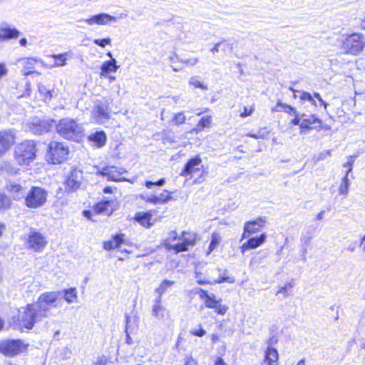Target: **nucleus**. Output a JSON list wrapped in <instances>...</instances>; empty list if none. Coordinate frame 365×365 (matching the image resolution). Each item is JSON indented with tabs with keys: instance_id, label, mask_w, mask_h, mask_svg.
Instances as JSON below:
<instances>
[{
	"instance_id": "nucleus-19",
	"label": "nucleus",
	"mask_w": 365,
	"mask_h": 365,
	"mask_svg": "<svg viewBox=\"0 0 365 365\" xmlns=\"http://www.w3.org/2000/svg\"><path fill=\"white\" fill-rule=\"evenodd\" d=\"M38 63H43L41 59L32 57L24 58L21 60V72L24 76H28L30 75L36 74L37 76L41 75V72L36 70V65Z\"/></svg>"
},
{
	"instance_id": "nucleus-3",
	"label": "nucleus",
	"mask_w": 365,
	"mask_h": 365,
	"mask_svg": "<svg viewBox=\"0 0 365 365\" xmlns=\"http://www.w3.org/2000/svg\"><path fill=\"white\" fill-rule=\"evenodd\" d=\"M208 173V168L202 163L200 155H195L186 161L179 175L193 184H200L205 180Z\"/></svg>"
},
{
	"instance_id": "nucleus-21",
	"label": "nucleus",
	"mask_w": 365,
	"mask_h": 365,
	"mask_svg": "<svg viewBox=\"0 0 365 365\" xmlns=\"http://www.w3.org/2000/svg\"><path fill=\"white\" fill-rule=\"evenodd\" d=\"M126 235L119 232L111 236L110 239L103 242V248L106 251H111L120 247L125 243Z\"/></svg>"
},
{
	"instance_id": "nucleus-58",
	"label": "nucleus",
	"mask_w": 365,
	"mask_h": 365,
	"mask_svg": "<svg viewBox=\"0 0 365 365\" xmlns=\"http://www.w3.org/2000/svg\"><path fill=\"white\" fill-rule=\"evenodd\" d=\"M7 73V69L4 63H0V78Z\"/></svg>"
},
{
	"instance_id": "nucleus-33",
	"label": "nucleus",
	"mask_w": 365,
	"mask_h": 365,
	"mask_svg": "<svg viewBox=\"0 0 365 365\" xmlns=\"http://www.w3.org/2000/svg\"><path fill=\"white\" fill-rule=\"evenodd\" d=\"M222 237L218 232H213L210 236V242L206 251V255H209L214 251L220 244Z\"/></svg>"
},
{
	"instance_id": "nucleus-36",
	"label": "nucleus",
	"mask_w": 365,
	"mask_h": 365,
	"mask_svg": "<svg viewBox=\"0 0 365 365\" xmlns=\"http://www.w3.org/2000/svg\"><path fill=\"white\" fill-rule=\"evenodd\" d=\"M198 61V58H189V59H186V60H183V61H181L180 62L182 63V65H190V66H193L195 65L197 62ZM178 63V61L175 60V59H172V62H171V65L170 66L172 67V69L173 71H174L175 72H178V71H180L182 68H183V66H177Z\"/></svg>"
},
{
	"instance_id": "nucleus-44",
	"label": "nucleus",
	"mask_w": 365,
	"mask_h": 365,
	"mask_svg": "<svg viewBox=\"0 0 365 365\" xmlns=\"http://www.w3.org/2000/svg\"><path fill=\"white\" fill-rule=\"evenodd\" d=\"M349 180L347 174H346L343 177V178L341 180V183L339 187V194L344 195H346L349 191Z\"/></svg>"
},
{
	"instance_id": "nucleus-39",
	"label": "nucleus",
	"mask_w": 365,
	"mask_h": 365,
	"mask_svg": "<svg viewBox=\"0 0 365 365\" xmlns=\"http://www.w3.org/2000/svg\"><path fill=\"white\" fill-rule=\"evenodd\" d=\"M12 201L5 193L0 192V212H4L11 207Z\"/></svg>"
},
{
	"instance_id": "nucleus-43",
	"label": "nucleus",
	"mask_w": 365,
	"mask_h": 365,
	"mask_svg": "<svg viewBox=\"0 0 365 365\" xmlns=\"http://www.w3.org/2000/svg\"><path fill=\"white\" fill-rule=\"evenodd\" d=\"M269 133V130L267 127L261 128L257 133H247L246 135L255 139H264Z\"/></svg>"
},
{
	"instance_id": "nucleus-51",
	"label": "nucleus",
	"mask_w": 365,
	"mask_h": 365,
	"mask_svg": "<svg viewBox=\"0 0 365 365\" xmlns=\"http://www.w3.org/2000/svg\"><path fill=\"white\" fill-rule=\"evenodd\" d=\"M190 333L192 336L202 337L206 334V331L203 329L202 324H199L197 329L190 330Z\"/></svg>"
},
{
	"instance_id": "nucleus-13",
	"label": "nucleus",
	"mask_w": 365,
	"mask_h": 365,
	"mask_svg": "<svg viewBox=\"0 0 365 365\" xmlns=\"http://www.w3.org/2000/svg\"><path fill=\"white\" fill-rule=\"evenodd\" d=\"M163 215L158 214L155 209H151L146 211H138L133 217V222L140 227L150 229L158 222L161 221Z\"/></svg>"
},
{
	"instance_id": "nucleus-63",
	"label": "nucleus",
	"mask_w": 365,
	"mask_h": 365,
	"mask_svg": "<svg viewBox=\"0 0 365 365\" xmlns=\"http://www.w3.org/2000/svg\"><path fill=\"white\" fill-rule=\"evenodd\" d=\"M19 43L21 46H26L27 44V40L25 38H22L20 39Z\"/></svg>"
},
{
	"instance_id": "nucleus-47",
	"label": "nucleus",
	"mask_w": 365,
	"mask_h": 365,
	"mask_svg": "<svg viewBox=\"0 0 365 365\" xmlns=\"http://www.w3.org/2000/svg\"><path fill=\"white\" fill-rule=\"evenodd\" d=\"M299 99L303 103L306 102V101H309L311 103L312 105L317 106L315 100L314 99L313 96L309 92L302 91L300 93Z\"/></svg>"
},
{
	"instance_id": "nucleus-8",
	"label": "nucleus",
	"mask_w": 365,
	"mask_h": 365,
	"mask_svg": "<svg viewBox=\"0 0 365 365\" xmlns=\"http://www.w3.org/2000/svg\"><path fill=\"white\" fill-rule=\"evenodd\" d=\"M118 203L115 200L104 199L95 203L92 207V210H83L82 215L87 220L95 222L94 216L104 215L109 217L118 210Z\"/></svg>"
},
{
	"instance_id": "nucleus-22",
	"label": "nucleus",
	"mask_w": 365,
	"mask_h": 365,
	"mask_svg": "<svg viewBox=\"0 0 365 365\" xmlns=\"http://www.w3.org/2000/svg\"><path fill=\"white\" fill-rule=\"evenodd\" d=\"M151 314L153 317L161 321L170 318L169 311L163 305L161 297H157L155 299L151 308Z\"/></svg>"
},
{
	"instance_id": "nucleus-34",
	"label": "nucleus",
	"mask_w": 365,
	"mask_h": 365,
	"mask_svg": "<svg viewBox=\"0 0 365 365\" xmlns=\"http://www.w3.org/2000/svg\"><path fill=\"white\" fill-rule=\"evenodd\" d=\"M273 112H284L289 115H292L297 111L296 108L290 105L283 103L280 101H277L275 108H272Z\"/></svg>"
},
{
	"instance_id": "nucleus-16",
	"label": "nucleus",
	"mask_w": 365,
	"mask_h": 365,
	"mask_svg": "<svg viewBox=\"0 0 365 365\" xmlns=\"http://www.w3.org/2000/svg\"><path fill=\"white\" fill-rule=\"evenodd\" d=\"M266 225L267 217L262 216L245 222L242 237L247 238L261 232L265 227Z\"/></svg>"
},
{
	"instance_id": "nucleus-45",
	"label": "nucleus",
	"mask_w": 365,
	"mask_h": 365,
	"mask_svg": "<svg viewBox=\"0 0 365 365\" xmlns=\"http://www.w3.org/2000/svg\"><path fill=\"white\" fill-rule=\"evenodd\" d=\"M255 110V103H252L248 106H244L242 110L240 113V116L242 118L251 116Z\"/></svg>"
},
{
	"instance_id": "nucleus-4",
	"label": "nucleus",
	"mask_w": 365,
	"mask_h": 365,
	"mask_svg": "<svg viewBox=\"0 0 365 365\" xmlns=\"http://www.w3.org/2000/svg\"><path fill=\"white\" fill-rule=\"evenodd\" d=\"M38 155V143L34 140H24L14 149V158L17 165L22 168L30 167Z\"/></svg>"
},
{
	"instance_id": "nucleus-12",
	"label": "nucleus",
	"mask_w": 365,
	"mask_h": 365,
	"mask_svg": "<svg viewBox=\"0 0 365 365\" xmlns=\"http://www.w3.org/2000/svg\"><path fill=\"white\" fill-rule=\"evenodd\" d=\"M24 243L26 249L34 252H42L48 245L46 235L41 231L31 228L27 234Z\"/></svg>"
},
{
	"instance_id": "nucleus-11",
	"label": "nucleus",
	"mask_w": 365,
	"mask_h": 365,
	"mask_svg": "<svg viewBox=\"0 0 365 365\" xmlns=\"http://www.w3.org/2000/svg\"><path fill=\"white\" fill-rule=\"evenodd\" d=\"M48 200V191L40 186H31L24 197L25 206L31 210L45 205Z\"/></svg>"
},
{
	"instance_id": "nucleus-20",
	"label": "nucleus",
	"mask_w": 365,
	"mask_h": 365,
	"mask_svg": "<svg viewBox=\"0 0 365 365\" xmlns=\"http://www.w3.org/2000/svg\"><path fill=\"white\" fill-rule=\"evenodd\" d=\"M97 175L104 177L108 181H120L123 174L121 169L116 166H106L96 172Z\"/></svg>"
},
{
	"instance_id": "nucleus-9",
	"label": "nucleus",
	"mask_w": 365,
	"mask_h": 365,
	"mask_svg": "<svg viewBox=\"0 0 365 365\" xmlns=\"http://www.w3.org/2000/svg\"><path fill=\"white\" fill-rule=\"evenodd\" d=\"M58 135L68 140H75L83 133L82 126L74 119L64 118L58 120L56 125Z\"/></svg>"
},
{
	"instance_id": "nucleus-17",
	"label": "nucleus",
	"mask_w": 365,
	"mask_h": 365,
	"mask_svg": "<svg viewBox=\"0 0 365 365\" xmlns=\"http://www.w3.org/2000/svg\"><path fill=\"white\" fill-rule=\"evenodd\" d=\"M16 136L13 130H0V158H2L15 145Z\"/></svg>"
},
{
	"instance_id": "nucleus-15",
	"label": "nucleus",
	"mask_w": 365,
	"mask_h": 365,
	"mask_svg": "<svg viewBox=\"0 0 365 365\" xmlns=\"http://www.w3.org/2000/svg\"><path fill=\"white\" fill-rule=\"evenodd\" d=\"M330 129L331 126L324 123L323 120L320 119L316 114H302L301 133L312 130L321 131L329 130Z\"/></svg>"
},
{
	"instance_id": "nucleus-57",
	"label": "nucleus",
	"mask_w": 365,
	"mask_h": 365,
	"mask_svg": "<svg viewBox=\"0 0 365 365\" xmlns=\"http://www.w3.org/2000/svg\"><path fill=\"white\" fill-rule=\"evenodd\" d=\"M183 365H197V361L196 359L190 356L185 357Z\"/></svg>"
},
{
	"instance_id": "nucleus-49",
	"label": "nucleus",
	"mask_w": 365,
	"mask_h": 365,
	"mask_svg": "<svg viewBox=\"0 0 365 365\" xmlns=\"http://www.w3.org/2000/svg\"><path fill=\"white\" fill-rule=\"evenodd\" d=\"M190 85L195 88H200L201 90H207V86L203 83L200 82L196 78H192L190 81Z\"/></svg>"
},
{
	"instance_id": "nucleus-31",
	"label": "nucleus",
	"mask_w": 365,
	"mask_h": 365,
	"mask_svg": "<svg viewBox=\"0 0 365 365\" xmlns=\"http://www.w3.org/2000/svg\"><path fill=\"white\" fill-rule=\"evenodd\" d=\"M212 124V115L202 116L197 123L195 128L193 129L196 133L202 132L205 129L210 128Z\"/></svg>"
},
{
	"instance_id": "nucleus-27",
	"label": "nucleus",
	"mask_w": 365,
	"mask_h": 365,
	"mask_svg": "<svg viewBox=\"0 0 365 365\" xmlns=\"http://www.w3.org/2000/svg\"><path fill=\"white\" fill-rule=\"evenodd\" d=\"M263 361L266 365H279V354L276 348L267 347Z\"/></svg>"
},
{
	"instance_id": "nucleus-5",
	"label": "nucleus",
	"mask_w": 365,
	"mask_h": 365,
	"mask_svg": "<svg viewBox=\"0 0 365 365\" xmlns=\"http://www.w3.org/2000/svg\"><path fill=\"white\" fill-rule=\"evenodd\" d=\"M227 269H222L218 267H210L203 271H198L195 273L196 282L200 285L217 284L227 282L233 284L235 278L227 275Z\"/></svg>"
},
{
	"instance_id": "nucleus-55",
	"label": "nucleus",
	"mask_w": 365,
	"mask_h": 365,
	"mask_svg": "<svg viewBox=\"0 0 365 365\" xmlns=\"http://www.w3.org/2000/svg\"><path fill=\"white\" fill-rule=\"evenodd\" d=\"M108 360L105 356H101L97 359L92 365H108Z\"/></svg>"
},
{
	"instance_id": "nucleus-62",
	"label": "nucleus",
	"mask_w": 365,
	"mask_h": 365,
	"mask_svg": "<svg viewBox=\"0 0 365 365\" xmlns=\"http://www.w3.org/2000/svg\"><path fill=\"white\" fill-rule=\"evenodd\" d=\"M221 43H217L215 44V46L212 48L211 51L212 53H217L219 51V46Z\"/></svg>"
},
{
	"instance_id": "nucleus-40",
	"label": "nucleus",
	"mask_w": 365,
	"mask_h": 365,
	"mask_svg": "<svg viewBox=\"0 0 365 365\" xmlns=\"http://www.w3.org/2000/svg\"><path fill=\"white\" fill-rule=\"evenodd\" d=\"M95 113L96 117L100 120L108 119L110 117L109 113L108 112V107H105L103 105H97L95 107Z\"/></svg>"
},
{
	"instance_id": "nucleus-29",
	"label": "nucleus",
	"mask_w": 365,
	"mask_h": 365,
	"mask_svg": "<svg viewBox=\"0 0 365 365\" xmlns=\"http://www.w3.org/2000/svg\"><path fill=\"white\" fill-rule=\"evenodd\" d=\"M13 89V93L19 98L29 96L31 93L30 83L29 82H17Z\"/></svg>"
},
{
	"instance_id": "nucleus-56",
	"label": "nucleus",
	"mask_w": 365,
	"mask_h": 365,
	"mask_svg": "<svg viewBox=\"0 0 365 365\" xmlns=\"http://www.w3.org/2000/svg\"><path fill=\"white\" fill-rule=\"evenodd\" d=\"M317 98L319 102H320V104L322 106L324 107V109H327V106H328V104L327 102H325L322 98L321 97V95L319 93H314L313 94V98Z\"/></svg>"
},
{
	"instance_id": "nucleus-28",
	"label": "nucleus",
	"mask_w": 365,
	"mask_h": 365,
	"mask_svg": "<svg viewBox=\"0 0 365 365\" xmlns=\"http://www.w3.org/2000/svg\"><path fill=\"white\" fill-rule=\"evenodd\" d=\"M20 32L16 28L9 26L0 27V42L17 38Z\"/></svg>"
},
{
	"instance_id": "nucleus-54",
	"label": "nucleus",
	"mask_w": 365,
	"mask_h": 365,
	"mask_svg": "<svg viewBox=\"0 0 365 365\" xmlns=\"http://www.w3.org/2000/svg\"><path fill=\"white\" fill-rule=\"evenodd\" d=\"M279 341V339H278V337L277 336H269L268 338V339L267 340V347H271V348H274V346L275 344H277Z\"/></svg>"
},
{
	"instance_id": "nucleus-7",
	"label": "nucleus",
	"mask_w": 365,
	"mask_h": 365,
	"mask_svg": "<svg viewBox=\"0 0 365 365\" xmlns=\"http://www.w3.org/2000/svg\"><path fill=\"white\" fill-rule=\"evenodd\" d=\"M340 48L345 55L359 56L365 48V36L358 32L346 34L340 43Z\"/></svg>"
},
{
	"instance_id": "nucleus-32",
	"label": "nucleus",
	"mask_w": 365,
	"mask_h": 365,
	"mask_svg": "<svg viewBox=\"0 0 365 365\" xmlns=\"http://www.w3.org/2000/svg\"><path fill=\"white\" fill-rule=\"evenodd\" d=\"M70 56L69 53H63L58 54H51L48 56L49 58H52L54 60L52 67H63L67 64V60Z\"/></svg>"
},
{
	"instance_id": "nucleus-1",
	"label": "nucleus",
	"mask_w": 365,
	"mask_h": 365,
	"mask_svg": "<svg viewBox=\"0 0 365 365\" xmlns=\"http://www.w3.org/2000/svg\"><path fill=\"white\" fill-rule=\"evenodd\" d=\"M59 291H48L41 294L36 302L29 303L16 318V323L21 330H31L36 324L48 318L50 311L56 308L61 301Z\"/></svg>"
},
{
	"instance_id": "nucleus-60",
	"label": "nucleus",
	"mask_w": 365,
	"mask_h": 365,
	"mask_svg": "<svg viewBox=\"0 0 365 365\" xmlns=\"http://www.w3.org/2000/svg\"><path fill=\"white\" fill-rule=\"evenodd\" d=\"M210 339H211V342H212V344H215L217 341H219V339H220V336H219V335H218V334H211V336H210Z\"/></svg>"
},
{
	"instance_id": "nucleus-64",
	"label": "nucleus",
	"mask_w": 365,
	"mask_h": 365,
	"mask_svg": "<svg viewBox=\"0 0 365 365\" xmlns=\"http://www.w3.org/2000/svg\"><path fill=\"white\" fill-rule=\"evenodd\" d=\"M361 29L364 30L365 31V17L364 19H361Z\"/></svg>"
},
{
	"instance_id": "nucleus-53",
	"label": "nucleus",
	"mask_w": 365,
	"mask_h": 365,
	"mask_svg": "<svg viewBox=\"0 0 365 365\" xmlns=\"http://www.w3.org/2000/svg\"><path fill=\"white\" fill-rule=\"evenodd\" d=\"M354 163V157L353 156H349L348 161L344 164V167L347 168L346 173L347 175L352 170V167Z\"/></svg>"
},
{
	"instance_id": "nucleus-25",
	"label": "nucleus",
	"mask_w": 365,
	"mask_h": 365,
	"mask_svg": "<svg viewBox=\"0 0 365 365\" xmlns=\"http://www.w3.org/2000/svg\"><path fill=\"white\" fill-rule=\"evenodd\" d=\"M117 19V17L108 14L101 13L88 18L85 20V22L88 25H106L109 22L115 21Z\"/></svg>"
},
{
	"instance_id": "nucleus-46",
	"label": "nucleus",
	"mask_w": 365,
	"mask_h": 365,
	"mask_svg": "<svg viewBox=\"0 0 365 365\" xmlns=\"http://www.w3.org/2000/svg\"><path fill=\"white\" fill-rule=\"evenodd\" d=\"M294 281L288 282L284 284L282 287H280L277 293L282 294L284 296L288 295L289 292L291 291V289L294 287Z\"/></svg>"
},
{
	"instance_id": "nucleus-14",
	"label": "nucleus",
	"mask_w": 365,
	"mask_h": 365,
	"mask_svg": "<svg viewBox=\"0 0 365 365\" xmlns=\"http://www.w3.org/2000/svg\"><path fill=\"white\" fill-rule=\"evenodd\" d=\"M197 294L204 301L205 306L208 309H214L216 314L225 315L227 312L229 307L222 304V299H216L214 294H209L207 290L202 288L197 290Z\"/></svg>"
},
{
	"instance_id": "nucleus-35",
	"label": "nucleus",
	"mask_w": 365,
	"mask_h": 365,
	"mask_svg": "<svg viewBox=\"0 0 365 365\" xmlns=\"http://www.w3.org/2000/svg\"><path fill=\"white\" fill-rule=\"evenodd\" d=\"M175 284L174 281L164 279L163 280L159 286L155 289V292L158 294V297H161L169 288H170Z\"/></svg>"
},
{
	"instance_id": "nucleus-52",
	"label": "nucleus",
	"mask_w": 365,
	"mask_h": 365,
	"mask_svg": "<svg viewBox=\"0 0 365 365\" xmlns=\"http://www.w3.org/2000/svg\"><path fill=\"white\" fill-rule=\"evenodd\" d=\"M93 43L101 47H105L106 45L110 44V39L109 38L95 39Z\"/></svg>"
},
{
	"instance_id": "nucleus-50",
	"label": "nucleus",
	"mask_w": 365,
	"mask_h": 365,
	"mask_svg": "<svg viewBox=\"0 0 365 365\" xmlns=\"http://www.w3.org/2000/svg\"><path fill=\"white\" fill-rule=\"evenodd\" d=\"M294 118L290 121V125L292 126L298 125L301 130L302 125V115H300L297 111L292 115Z\"/></svg>"
},
{
	"instance_id": "nucleus-41",
	"label": "nucleus",
	"mask_w": 365,
	"mask_h": 365,
	"mask_svg": "<svg viewBox=\"0 0 365 365\" xmlns=\"http://www.w3.org/2000/svg\"><path fill=\"white\" fill-rule=\"evenodd\" d=\"M6 190L10 195H14L22 192L24 189L21 184L10 182L6 185Z\"/></svg>"
},
{
	"instance_id": "nucleus-10",
	"label": "nucleus",
	"mask_w": 365,
	"mask_h": 365,
	"mask_svg": "<svg viewBox=\"0 0 365 365\" xmlns=\"http://www.w3.org/2000/svg\"><path fill=\"white\" fill-rule=\"evenodd\" d=\"M29 344L21 339L0 340V354L6 357H14L27 351Z\"/></svg>"
},
{
	"instance_id": "nucleus-26",
	"label": "nucleus",
	"mask_w": 365,
	"mask_h": 365,
	"mask_svg": "<svg viewBox=\"0 0 365 365\" xmlns=\"http://www.w3.org/2000/svg\"><path fill=\"white\" fill-rule=\"evenodd\" d=\"M91 145L96 148H103L107 141V135L105 131L99 130L90 134L87 138Z\"/></svg>"
},
{
	"instance_id": "nucleus-2",
	"label": "nucleus",
	"mask_w": 365,
	"mask_h": 365,
	"mask_svg": "<svg viewBox=\"0 0 365 365\" xmlns=\"http://www.w3.org/2000/svg\"><path fill=\"white\" fill-rule=\"evenodd\" d=\"M199 240L200 237L195 232L182 230L178 234L176 230H172L163 245L166 250L178 254L190 251Z\"/></svg>"
},
{
	"instance_id": "nucleus-48",
	"label": "nucleus",
	"mask_w": 365,
	"mask_h": 365,
	"mask_svg": "<svg viewBox=\"0 0 365 365\" xmlns=\"http://www.w3.org/2000/svg\"><path fill=\"white\" fill-rule=\"evenodd\" d=\"M165 183V179L160 178L155 182L150 180H145L143 183V185L145 186L148 189H151L153 185L163 186Z\"/></svg>"
},
{
	"instance_id": "nucleus-38",
	"label": "nucleus",
	"mask_w": 365,
	"mask_h": 365,
	"mask_svg": "<svg viewBox=\"0 0 365 365\" xmlns=\"http://www.w3.org/2000/svg\"><path fill=\"white\" fill-rule=\"evenodd\" d=\"M63 294L64 299L68 303H73L77 299V291L74 287L63 289Z\"/></svg>"
},
{
	"instance_id": "nucleus-24",
	"label": "nucleus",
	"mask_w": 365,
	"mask_h": 365,
	"mask_svg": "<svg viewBox=\"0 0 365 365\" xmlns=\"http://www.w3.org/2000/svg\"><path fill=\"white\" fill-rule=\"evenodd\" d=\"M173 192L168 190H163V192L158 195H151L147 197H143L140 195V198L143 199L146 203L152 205H161L165 204L173 199Z\"/></svg>"
},
{
	"instance_id": "nucleus-42",
	"label": "nucleus",
	"mask_w": 365,
	"mask_h": 365,
	"mask_svg": "<svg viewBox=\"0 0 365 365\" xmlns=\"http://www.w3.org/2000/svg\"><path fill=\"white\" fill-rule=\"evenodd\" d=\"M185 121L186 116L183 111L175 113L171 119L172 124L176 126L184 124Z\"/></svg>"
},
{
	"instance_id": "nucleus-18",
	"label": "nucleus",
	"mask_w": 365,
	"mask_h": 365,
	"mask_svg": "<svg viewBox=\"0 0 365 365\" xmlns=\"http://www.w3.org/2000/svg\"><path fill=\"white\" fill-rule=\"evenodd\" d=\"M83 178L82 171L77 168H73L66 175L63 185L68 192H73L78 189L81 185Z\"/></svg>"
},
{
	"instance_id": "nucleus-6",
	"label": "nucleus",
	"mask_w": 365,
	"mask_h": 365,
	"mask_svg": "<svg viewBox=\"0 0 365 365\" xmlns=\"http://www.w3.org/2000/svg\"><path fill=\"white\" fill-rule=\"evenodd\" d=\"M70 155V148L64 142L51 140L48 143L45 160L48 165H61L66 163Z\"/></svg>"
},
{
	"instance_id": "nucleus-37",
	"label": "nucleus",
	"mask_w": 365,
	"mask_h": 365,
	"mask_svg": "<svg viewBox=\"0 0 365 365\" xmlns=\"http://www.w3.org/2000/svg\"><path fill=\"white\" fill-rule=\"evenodd\" d=\"M38 91L43 101L48 102L52 99L53 90L48 89L45 86L39 84L38 86Z\"/></svg>"
},
{
	"instance_id": "nucleus-61",
	"label": "nucleus",
	"mask_w": 365,
	"mask_h": 365,
	"mask_svg": "<svg viewBox=\"0 0 365 365\" xmlns=\"http://www.w3.org/2000/svg\"><path fill=\"white\" fill-rule=\"evenodd\" d=\"M104 193L111 194L113 192V188L110 186H106L103 190Z\"/></svg>"
},
{
	"instance_id": "nucleus-23",
	"label": "nucleus",
	"mask_w": 365,
	"mask_h": 365,
	"mask_svg": "<svg viewBox=\"0 0 365 365\" xmlns=\"http://www.w3.org/2000/svg\"><path fill=\"white\" fill-rule=\"evenodd\" d=\"M248 238L249 239L240 247V252L242 254H244L248 250L256 249L263 245L266 241L267 235L263 232L258 236Z\"/></svg>"
},
{
	"instance_id": "nucleus-30",
	"label": "nucleus",
	"mask_w": 365,
	"mask_h": 365,
	"mask_svg": "<svg viewBox=\"0 0 365 365\" xmlns=\"http://www.w3.org/2000/svg\"><path fill=\"white\" fill-rule=\"evenodd\" d=\"M119 66L116 65L115 58L104 61L101 66L100 77L106 76L111 73H115L118 69Z\"/></svg>"
},
{
	"instance_id": "nucleus-59",
	"label": "nucleus",
	"mask_w": 365,
	"mask_h": 365,
	"mask_svg": "<svg viewBox=\"0 0 365 365\" xmlns=\"http://www.w3.org/2000/svg\"><path fill=\"white\" fill-rule=\"evenodd\" d=\"M214 365H227V364L225 362L224 359L222 357L219 356V357H217V359H215Z\"/></svg>"
}]
</instances>
